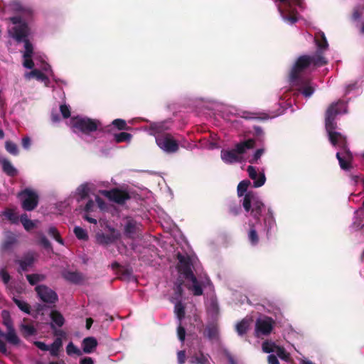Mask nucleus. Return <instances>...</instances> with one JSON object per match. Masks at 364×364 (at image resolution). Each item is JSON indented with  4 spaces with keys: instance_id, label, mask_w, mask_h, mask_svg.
Masks as SVG:
<instances>
[{
    "instance_id": "15",
    "label": "nucleus",
    "mask_w": 364,
    "mask_h": 364,
    "mask_svg": "<svg viewBox=\"0 0 364 364\" xmlns=\"http://www.w3.org/2000/svg\"><path fill=\"white\" fill-rule=\"evenodd\" d=\"M174 304V313L178 320V326L177 328L178 338L181 342H183L186 336L185 328L181 326V321L185 316V307L182 302L173 303Z\"/></svg>"
},
{
    "instance_id": "17",
    "label": "nucleus",
    "mask_w": 364,
    "mask_h": 364,
    "mask_svg": "<svg viewBox=\"0 0 364 364\" xmlns=\"http://www.w3.org/2000/svg\"><path fill=\"white\" fill-rule=\"evenodd\" d=\"M352 232H360L364 234V206L358 209L354 213L353 222L350 226Z\"/></svg>"
},
{
    "instance_id": "50",
    "label": "nucleus",
    "mask_w": 364,
    "mask_h": 364,
    "mask_svg": "<svg viewBox=\"0 0 364 364\" xmlns=\"http://www.w3.org/2000/svg\"><path fill=\"white\" fill-rule=\"evenodd\" d=\"M112 124L119 130L127 129V123L124 119H117L112 121Z\"/></svg>"
},
{
    "instance_id": "9",
    "label": "nucleus",
    "mask_w": 364,
    "mask_h": 364,
    "mask_svg": "<svg viewBox=\"0 0 364 364\" xmlns=\"http://www.w3.org/2000/svg\"><path fill=\"white\" fill-rule=\"evenodd\" d=\"M262 350L264 352L269 353L267 358L269 364H279L278 358L287 360L289 357V353L286 352L284 348L272 341H264L262 343Z\"/></svg>"
},
{
    "instance_id": "35",
    "label": "nucleus",
    "mask_w": 364,
    "mask_h": 364,
    "mask_svg": "<svg viewBox=\"0 0 364 364\" xmlns=\"http://www.w3.org/2000/svg\"><path fill=\"white\" fill-rule=\"evenodd\" d=\"M0 279L2 280L4 284L6 285V289L10 294H13L11 284H9L11 277L5 268H0Z\"/></svg>"
},
{
    "instance_id": "29",
    "label": "nucleus",
    "mask_w": 364,
    "mask_h": 364,
    "mask_svg": "<svg viewBox=\"0 0 364 364\" xmlns=\"http://www.w3.org/2000/svg\"><path fill=\"white\" fill-rule=\"evenodd\" d=\"M34 261V257L33 253H27L24 257L18 261L21 270L26 271L30 267Z\"/></svg>"
},
{
    "instance_id": "37",
    "label": "nucleus",
    "mask_w": 364,
    "mask_h": 364,
    "mask_svg": "<svg viewBox=\"0 0 364 364\" xmlns=\"http://www.w3.org/2000/svg\"><path fill=\"white\" fill-rule=\"evenodd\" d=\"M2 215L5 216L12 223L17 224L19 221L18 215L11 209H6Z\"/></svg>"
},
{
    "instance_id": "45",
    "label": "nucleus",
    "mask_w": 364,
    "mask_h": 364,
    "mask_svg": "<svg viewBox=\"0 0 364 364\" xmlns=\"http://www.w3.org/2000/svg\"><path fill=\"white\" fill-rule=\"evenodd\" d=\"M66 352L68 353V355H82V352L81 350L77 348L74 344L73 342H70L67 347H66Z\"/></svg>"
},
{
    "instance_id": "14",
    "label": "nucleus",
    "mask_w": 364,
    "mask_h": 364,
    "mask_svg": "<svg viewBox=\"0 0 364 364\" xmlns=\"http://www.w3.org/2000/svg\"><path fill=\"white\" fill-rule=\"evenodd\" d=\"M100 193L109 200L118 204H124L130 198L129 195L127 192L118 189H112L110 191L104 190L101 191Z\"/></svg>"
},
{
    "instance_id": "6",
    "label": "nucleus",
    "mask_w": 364,
    "mask_h": 364,
    "mask_svg": "<svg viewBox=\"0 0 364 364\" xmlns=\"http://www.w3.org/2000/svg\"><path fill=\"white\" fill-rule=\"evenodd\" d=\"M69 126L74 134L87 143L94 142L105 134V127L100 120L85 116L71 118Z\"/></svg>"
},
{
    "instance_id": "41",
    "label": "nucleus",
    "mask_w": 364,
    "mask_h": 364,
    "mask_svg": "<svg viewBox=\"0 0 364 364\" xmlns=\"http://www.w3.org/2000/svg\"><path fill=\"white\" fill-rule=\"evenodd\" d=\"M6 151L12 155H17L18 154V149L17 145L11 141H6L5 144Z\"/></svg>"
},
{
    "instance_id": "38",
    "label": "nucleus",
    "mask_w": 364,
    "mask_h": 364,
    "mask_svg": "<svg viewBox=\"0 0 364 364\" xmlns=\"http://www.w3.org/2000/svg\"><path fill=\"white\" fill-rule=\"evenodd\" d=\"M26 278L31 285H35L38 282H43L46 279V276L41 274H27Z\"/></svg>"
},
{
    "instance_id": "34",
    "label": "nucleus",
    "mask_w": 364,
    "mask_h": 364,
    "mask_svg": "<svg viewBox=\"0 0 364 364\" xmlns=\"http://www.w3.org/2000/svg\"><path fill=\"white\" fill-rule=\"evenodd\" d=\"M19 328L21 333L26 338L33 336L36 333V329L31 325L22 323Z\"/></svg>"
},
{
    "instance_id": "1",
    "label": "nucleus",
    "mask_w": 364,
    "mask_h": 364,
    "mask_svg": "<svg viewBox=\"0 0 364 364\" xmlns=\"http://www.w3.org/2000/svg\"><path fill=\"white\" fill-rule=\"evenodd\" d=\"M315 40L316 51L314 54L299 56L293 65L289 73V82L296 90L285 89L280 96L282 109L275 114L273 117L279 116L291 107L292 103L296 102V97L301 94L305 97H310L315 92V86L306 75L311 68L321 67L327 64L328 60L323 56L324 52L328 48V43L323 33L320 34Z\"/></svg>"
},
{
    "instance_id": "4",
    "label": "nucleus",
    "mask_w": 364,
    "mask_h": 364,
    "mask_svg": "<svg viewBox=\"0 0 364 364\" xmlns=\"http://www.w3.org/2000/svg\"><path fill=\"white\" fill-rule=\"evenodd\" d=\"M13 9L19 12L18 15H16L10 18V21L13 24L9 30V35L18 42H23L24 50L23 55V66L27 69H32L30 72L24 73V78L26 80H31L36 77L38 68H33L36 65L38 66L36 60V56L33 53V47L31 43L28 40L30 34V28L28 26V21L32 16V10L28 7H25L20 4H14Z\"/></svg>"
},
{
    "instance_id": "12",
    "label": "nucleus",
    "mask_w": 364,
    "mask_h": 364,
    "mask_svg": "<svg viewBox=\"0 0 364 364\" xmlns=\"http://www.w3.org/2000/svg\"><path fill=\"white\" fill-rule=\"evenodd\" d=\"M19 199L23 210L31 211L35 209L38 203L37 193L31 189L26 188L18 194Z\"/></svg>"
},
{
    "instance_id": "44",
    "label": "nucleus",
    "mask_w": 364,
    "mask_h": 364,
    "mask_svg": "<svg viewBox=\"0 0 364 364\" xmlns=\"http://www.w3.org/2000/svg\"><path fill=\"white\" fill-rule=\"evenodd\" d=\"M65 279L70 281L73 283H78L80 280V276L78 273L68 272L64 274Z\"/></svg>"
},
{
    "instance_id": "54",
    "label": "nucleus",
    "mask_w": 364,
    "mask_h": 364,
    "mask_svg": "<svg viewBox=\"0 0 364 364\" xmlns=\"http://www.w3.org/2000/svg\"><path fill=\"white\" fill-rule=\"evenodd\" d=\"M22 146L25 149H28L31 147V141L28 136H25L21 141Z\"/></svg>"
},
{
    "instance_id": "8",
    "label": "nucleus",
    "mask_w": 364,
    "mask_h": 364,
    "mask_svg": "<svg viewBox=\"0 0 364 364\" xmlns=\"http://www.w3.org/2000/svg\"><path fill=\"white\" fill-rule=\"evenodd\" d=\"M282 20L289 25L298 21V9H303L304 0H274Z\"/></svg>"
},
{
    "instance_id": "7",
    "label": "nucleus",
    "mask_w": 364,
    "mask_h": 364,
    "mask_svg": "<svg viewBox=\"0 0 364 364\" xmlns=\"http://www.w3.org/2000/svg\"><path fill=\"white\" fill-rule=\"evenodd\" d=\"M168 129L166 122H154L150 124L149 133L155 137L157 146L167 154L176 153L179 148L176 140L166 131Z\"/></svg>"
},
{
    "instance_id": "33",
    "label": "nucleus",
    "mask_w": 364,
    "mask_h": 364,
    "mask_svg": "<svg viewBox=\"0 0 364 364\" xmlns=\"http://www.w3.org/2000/svg\"><path fill=\"white\" fill-rule=\"evenodd\" d=\"M12 300L21 311L30 314L31 307L26 301L14 296L12 297Z\"/></svg>"
},
{
    "instance_id": "57",
    "label": "nucleus",
    "mask_w": 364,
    "mask_h": 364,
    "mask_svg": "<svg viewBox=\"0 0 364 364\" xmlns=\"http://www.w3.org/2000/svg\"><path fill=\"white\" fill-rule=\"evenodd\" d=\"M242 117L246 119H257L258 117L255 115L254 113L248 112H244L242 113Z\"/></svg>"
},
{
    "instance_id": "47",
    "label": "nucleus",
    "mask_w": 364,
    "mask_h": 364,
    "mask_svg": "<svg viewBox=\"0 0 364 364\" xmlns=\"http://www.w3.org/2000/svg\"><path fill=\"white\" fill-rule=\"evenodd\" d=\"M38 237V243L43 246L46 249H51V245L49 240L46 238V237L42 233L38 232L37 234Z\"/></svg>"
},
{
    "instance_id": "20",
    "label": "nucleus",
    "mask_w": 364,
    "mask_h": 364,
    "mask_svg": "<svg viewBox=\"0 0 364 364\" xmlns=\"http://www.w3.org/2000/svg\"><path fill=\"white\" fill-rule=\"evenodd\" d=\"M220 156L223 161L228 164H232L242 161L234 148L232 149H223Z\"/></svg>"
},
{
    "instance_id": "18",
    "label": "nucleus",
    "mask_w": 364,
    "mask_h": 364,
    "mask_svg": "<svg viewBox=\"0 0 364 364\" xmlns=\"http://www.w3.org/2000/svg\"><path fill=\"white\" fill-rule=\"evenodd\" d=\"M120 232L114 229H111L109 233H97L96 240L98 244L108 245L115 242L120 237Z\"/></svg>"
},
{
    "instance_id": "19",
    "label": "nucleus",
    "mask_w": 364,
    "mask_h": 364,
    "mask_svg": "<svg viewBox=\"0 0 364 364\" xmlns=\"http://www.w3.org/2000/svg\"><path fill=\"white\" fill-rule=\"evenodd\" d=\"M247 171L249 177L253 180V187L259 188L265 183L266 177L264 173H259L258 174L256 168L252 166L247 167Z\"/></svg>"
},
{
    "instance_id": "3",
    "label": "nucleus",
    "mask_w": 364,
    "mask_h": 364,
    "mask_svg": "<svg viewBox=\"0 0 364 364\" xmlns=\"http://www.w3.org/2000/svg\"><path fill=\"white\" fill-rule=\"evenodd\" d=\"M347 113V103L344 100L333 102L327 109L325 117V127L331 144L339 151L336 153L341 168L349 173V176L355 184L358 182L360 176L350 173L353 169V155L350 151L346 137L337 129L336 117L338 114Z\"/></svg>"
},
{
    "instance_id": "22",
    "label": "nucleus",
    "mask_w": 364,
    "mask_h": 364,
    "mask_svg": "<svg viewBox=\"0 0 364 364\" xmlns=\"http://www.w3.org/2000/svg\"><path fill=\"white\" fill-rule=\"evenodd\" d=\"M17 242L16 235L11 232H6L4 235V240L1 245L3 251L9 252L13 250Z\"/></svg>"
},
{
    "instance_id": "31",
    "label": "nucleus",
    "mask_w": 364,
    "mask_h": 364,
    "mask_svg": "<svg viewBox=\"0 0 364 364\" xmlns=\"http://www.w3.org/2000/svg\"><path fill=\"white\" fill-rule=\"evenodd\" d=\"M63 346V341L61 338H56L53 343L49 346L48 351L53 357H58L59 351Z\"/></svg>"
},
{
    "instance_id": "58",
    "label": "nucleus",
    "mask_w": 364,
    "mask_h": 364,
    "mask_svg": "<svg viewBox=\"0 0 364 364\" xmlns=\"http://www.w3.org/2000/svg\"><path fill=\"white\" fill-rule=\"evenodd\" d=\"M209 311H213V313H217L218 311V306L215 301H212L210 306H209Z\"/></svg>"
},
{
    "instance_id": "52",
    "label": "nucleus",
    "mask_w": 364,
    "mask_h": 364,
    "mask_svg": "<svg viewBox=\"0 0 364 364\" xmlns=\"http://www.w3.org/2000/svg\"><path fill=\"white\" fill-rule=\"evenodd\" d=\"M95 208V203L92 200H89L85 206V213H89L93 211Z\"/></svg>"
},
{
    "instance_id": "25",
    "label": "nucleus",
    "mask_w": 364,
    "mask_h": 364,
    "mask_svg": "<svg viewBox=\"0 0 364 364\" xmlns=\"http://www.w3.org/2000/svg\"><path fill=\"white\" fill-rule=\"evenodd\" d=\"M97 341L94 337H87L82 342V348L85 353H92L97 346Z\"/></svg>"
},
{
    "instance_id": "42",
    "label": "nucleus",
    "mask_w": 364,
    "mask_h": 364,
    "mask_svg": "<svg viewBox=\"0 0 364 364\" xmlns=\"http://www.w3.org/2000/svg\"><path fill=\"white\" fill-rule=\"evenodd\" d=\"M36 79L38 81L43 82L46 87H50V80L48 78V76L46 73L41 72L39 69L38 70V73H37Z\"/></svg>"
},
{
    "instance_id": "53",
    "label": "nucleus",
    "mask_w": 364,
    "mask_h": 364,
    "mask_svg": "<svg viewBox=\"0 0 364 364\" xmlns=\"http://www.w3.org/2000/svg\"><path fill=\"white\" fill-rule=\"evenodd\" d=\"M34 345L43 351H48L49 346L41 341H34Z\"/></svg>"
},
{
    "instance_id": "62",
    "label": "nucleus",
    "mask_w": 364,
    "mask_h": 364,
    "mask_svg": "<svg viewBox=\"0 0 364 364\" xmlns=\"http://www.w3.org/2000/svg\"><path fill=\"white\" fill-rule=\"evenodd\" d=\"M0 351L4 354L7 353L6 345L4 341H2L1 340H0Z\"/></svg>"
},
{
    "instance_id": "61",
    "label": "nucleus",
    "mask_w": 364,
    "mask_h": 364,
    "mask_svg": "<svg viewBox=\"0 0 364 364\" xmlns=\"http://www.w3.org/2000/svg\"><path fill=\"white\" fill-rule=\"evenodd\" d=\"M255 134L257 136H260L263 135V130L260 127L255 126L254 127Z\"/></svg>"
},
{
    "instance_id": "16",
    "label": "nucleus",
    "mask_w": 364,
    "mask_h": 364,
    "mask_svg": "<svg viewBox=\"0 0 364 364\" xmlns=\"http://www.w3.org/2000/svg\"><path fill=\"white\" fill-rule=\"evenodd\" d=\"M141 228V223L132 218H127L124 222V233L129 238H134L140 232Z\"/></svg>"
},
{
    "instance_id": "10",
    "label": "nucleus",
    "mask_w": 364,
    "mask_h": 364,
    "mask_svg": "<svg viewBox=\"0 0 364 364\" xmlns=\"http://www.w3.org/2000/svg\"><path fill=\"white\" fill-rule=\"evenodd\" d=\"M275 325V321L267 316L259 315L255 323V336L257 338H262L269 336Z\"/></svg>"
},
{
    "instance_id": "27",
    "label": "nucleus",
    "mask_w": 364,
    "mask_h": 364,
    "mask_svg": "<svg viewBox=\"0 0 364 364\" xmlns=\"http://www.w3.org/2000/svg\"><path fill=\"white\" fill-rule=\"evenodd\" d=\"M50 318H51V323L50 326L51 328L54 329L55 326L61 327L65 322L64 317L63 315L57 311H52L50 312Z\"/></svg>"
},
{
    "instance_id": "51",
    "label": "nucleus",
    "mask_w": 364,
    "mask_h": 364,
    "mask_svg": "<svg viewBox=\"0 0 364 364\" xmlns=\"http://www.w3.org/2000/svg\"><path fill=\"white\" fill-rule=\"evenodd\" d=\"M60 111L61 112L62 116L63 118H68L70 116V107L68 106L65 104L61 105L60 106Z\"/></svg>"
},
{
    "instance_id": "2",
    "label": "nucleus",
    "mask_w": 364,
    "mask_h": 364,
    "mask_svg": "<svg viewBox=\"0 0 364 364\" xmlns=\"http://www.w3.org/2000/svg\"><path fill=\"white\" fill-rule=\"evenodd\" d=\"M251 185L249 180L240 181L237 186V193L245 210L250 213L251 219L248 223L247 232L250 245L255 247L259 244V236L266 235L269 237L271 231L276 227L274 211L271 207L266 208L257 193L248 191Z\"/></svg>"
},
{
    "instance_id": "64",
    "label": "nucleus",
    "mask_w": 364,
    "mask_h": 364,
    "mask_svg": "<svg viewBox=\"0 0 364 364\" xmlns=\"http://www.w3.org/2000/svg\"><path fill=\"white\" fill-rule=\"evenodd\" d=\"M51 120L53 123H57L60 121V117L58 115V114H55L54 112H52L51 114Z\"/></svg>"
},
{
    "instance_id": "56",
    "label": "nucleus",
    "mask_w": 364,
    "mask_h": 364,
    "mask_svg": "<svg viewBox=\"0 0 364 364\" xmlns=\"http://www.w3.org/2000/svg\"><path fill=\"white\" fill-rule=\"evenodd\" d=\"M240 210H241V208H240V205H232L230 207V212L234 215H238L240 213Z\"/></svg>"
},
{
    "instance_id": "36",
    "label": "nucleus",
    "mask_w": 364,
    "mask_h": 364,
    "mask_svg": "<svg viewBox=\"0 0 364 364\" xmlns=\"http://www.w3.org/2000/svg\"><path fill=\"white\" fill-rule=\"evenodd\" d=\"M20 221L22 223L23 228L29 231L33 229L36 224L35 222L30 220L26 214H22L20 217Z\"/></svg>"
},
{
    "instance_id": "5",
    "label": "nucleus",
    "mask_w": 364,
    "mask_h": 364,
    "mask_svg": "<svg viewBox=\"0 0 364 364\" xmlns=\"http://www.w3.org/2000/svg\"><path fill=\"white\" fill-rule=\"evenodd\" d=\"M178 260V272L183 275L186 281V287L194 296H200L203 293V288L211 284L210 280L205 274H200L196 277L193 272L195 269L198 259L194 255L178 252L177 255Z\"/></svg>"
},
{
    "instance_id": "26",
    "label": "nucleus",
    "mask_w": 364,
    "mask_h": 364,
    "mask_svg": "<svg viewBox=\"0 0 364 364\" xmlns=\"http://www.w3.org/2000/svg\"><path fill=\"white\" fill-rule=\"evenodd\" d=\"M90 191V188L89 183H82L76 188L74 193L75 197L77 201H80L88 196Z\"/></svg>"
},
{
    "instance_id": "40",
    "label": "nucleus",
    "mask_w": 364,
    "mask_h": 364,
    "mask_svg": "<svg viewBox=\"0 0 364 364\" xmlns=\"http://www.w3.org/2000/svg\"><path fill=\"white\" fill-rule=\"evenodd\" d=\"M114 140L117 143L123 142V141H129L132 135L127 132H120L114 134Z\"/></svg>"
},
{
    "instance_id": "23",
    "label": "nucleus",
    "mask_w": 364,
    "mask_h": 364,
    "mask_svg": "<svg viewBox=\"0 0 364 364\" xmlns=\"http://www.w3.org/2000/svg\"><path fill=\"white\" fill-rule=\"evenodd\" d=\"M253 323L252 316H246L235 326V329L240 336L245 335Z\"/></svg>"
},
{
    "instance_id": "39",
    "label": "nucleus",
    "mask_w": 364,
    "mask_h": 364,
    "mask_svg": "<svg viewBox=\"0 0 364 364\" xmlns=\"http://www.w3.org/2000/svg\"><path fill=\"white\" fill-rule=\"evenodd\" d=\"M73 231H74V233H75L76 237L78 240H87L88 235H87V232L86 230H85L79 226H75L74 228Z\"/></svg>"
},
{
    "instance_id": "24",
    "label": "nucleus",
    "mask_w": 364,
    "mask_h": 364,
    "mask_svg": "<svg viewBox=\"0 0 364 364\" xmlns=\"http://www.w3.org/2000/svg\"><path fill=\"white\" fill-rule=\"evenodd\" d=\"M364 16V0H361L358 3L353 9L351 15L352 21L355 23V26H358V23Z\"/></svg>"
},
{
    "instance_id": "55",
    "label": "nucleus",
    "mask_w": 364,
    "mask_h": 364,
    "mask_svg": "<svg viewBox=\"0 0 364 364\" xmlns=\"http://www.w3.org/2000/svg\"><path fill=\"white\" fill-rule=\"evenodd\" d=\"M186 358V353L184 350H180L178 352V364H184Z\"/></svg>"
},
{
    "instance_id": "60",
    "label": "nucleus",
    "mask_w": 364,
    "mask_h": 364,
    "mask_svg": "<svg viewBox=\"0 0 364 364\" xmlns=\"http://www.w3.org/2000/svg\"><path fill=\"white\" fill-rule=\"evenodd\" d=\"M83 218L90 223L97 224V220L90 217L88 213H85Z\"/></svg>"
},
{
    "instance_id": "59",
    "label": "nucleus",
    "mask_w": 364,
    "mask_h": 364,
    "mask_svg": "<svg viewBox=\"0 0 364 364\" xmlns=\"http://www.w3.org/2000/svg\"><path fill=\"white\" fill-rule=\"evenodd\" d=\"M80 364H94V360L90 357H85L81 359Z\"/></svg>"
},
{
    "instance_id": "28",
    "label": "nucleus",
    "mask_w": 364,
    "mask_h": 364,
    "mask_svg": "<svg viewBox=\"0 0 364 364\" xmlns=\"http://www.w3.org/2000/svg\"><path fill=\"white\" fill-rule=\"evenodd\" d=\"M183 284L181 282H176L173 288V294L171 296V303L182 302L183 298Z\"/></svg>"
},
{
    "instance_id": "21",
    "label": "nucleus",
    "mask_w": 364,
    "mask_h": 364,
    "mask_svg": "<svg viewBox=\"0 0 364 364\" xmlns=\"http://www.w3.org/2000/svg\"><path fill=\"white\" fill-rule=\"evenodd\" d=\"M255 144V141L252 139H249L247 140H245L242 141H240L239 143H237L235 145V151L237 152V154H239L240 158L241 160L242 159V156L244 154H245L248 150L252 149L254 148Z\"/></svg>"
},
{
    "instance_id": "30",
    "label": "nucleus",
    "mask_w": 364,
    "mask_h": 364,
    "mask_svg": "<svg viewBox=\"0 0 364 364\" xmlns=\"http://www.w3.org/2000/svg\"><path fill=\"white\" fill-rule=\"evenodd\" d=\"M3 171L9 176H14L17 173V170L12 164L6 159L1 160Z\"/></svg>"
},
{
    "instance_id": "48",
    "label": "nucleus",
    "mask_w": 364,
    "mask_h": 364,
    "mask_svg": "<svg viewBox=\"0 0 364 364\" xmlns=\"http://www.w3.org/2000/svg\"><path fill=\"white\" fill-rule=\"evenodd\" d=\"M40 70L44 73H46L48 76L53 75V70L51 69L50 65L47 63L43 59L41 60V65L39 66Z\"/></svg>"
},
{
    "instance_id": "13",
    "label": "nucleus",
    "mask_w": 364,
    "mask_h": 364,
    "mask_svg": "<svg viewBox=\"0 0 364 364\" xmlns=\"http://www.w3.org/2000/svg\"><path fill=\"white\" fill-rule=\"evenodd\" d=\"M35 290L39 299L45 303L54 304L58 301L56 292L46 285H38Z\"/></svg>"
},
{
    "instance_id": "49",
    "label": "nucleus",
    "mask_w": 364,
    "mask_h": 364,
    "mask_svg": "<svg viewBox=\"0 0 364 364\" xmlns=\"http://www.w3.org/2000/svg\"><path fill=\"white\" fill-rule=\"evenodd\" d=\"M205 335L210 339H215L218 336V330L214 326H208L205 330Z\"/></svg>"
},
{
    "instance_id": "46",
    "label": "nucleus",
    "mask_w": 364,
    "mask_h": 364,
    "mask_svg": "<svg viewBox=\"0 0 364 364\" xmlns=\"http://www.w3.org/2000/svg\"><path fill=\"white\" fill-rule=\"evenodd\" d=\"M264 149L261 148L257 149L251 158L249 159L248 161L250 164H257L258 160L261 158V156L264 153Z\"/></svg>"
},
{
    "instance_id": "63",
    "label": "nucleus",
    "mask_w": 364,
    "mask_h": 364,
    "mask_svg": "<svg viewBox=\"0 0 364 364\" xmlns=\"http://www.w3.org/2000/svg\"><path fill=\"white\" fill-rule=\"evenodd\" d=\"M356 87V84H350L346 86L345 93L349 94L350 91Z\"/></svg>"
},
{
    "instance_id": "32",
    "label": "nucleus",
    "mask_w": 364,
    "mask_h": 364,
    "mask_svg": "<svg viewBox=\"0 0 364 364\" xmlns=\"http://www.w3.org/2000/svg\"><path fill=\"white\" fill-rule=\"evenodd\" d=\"M209 358L208 354L199 352L191 358V362L195 364H208Z\"/></svg>"
},
{
    "instance_id": "11",
    "label": "nucleus",
    "mask_w": 364,
    "mask_h": 364,
    "mask_svg": "<svg viewBox=\"0 0 364 364\" xmlns=\"http://www.w3.org/2000/svg\"><path fill=\"white\" fill-rule=\"evenodd\" d=\"M1 318L3 324L6 328V333H5V339L12 345H18L20 339L18 337L13 325V321L9 311L3 310L1 311Z\"/></svg>"
},
{
    "instance_id": "43",
    "label": "nucleus",
    "mask_w": 364,
    "mask_h": 364,
    "mask_svg": "<svg viewBox=\"0 0 364 364\" xmlns=\"http://www.w3.org/2000/svg\"><path fill=\"white\" fill-rule=\"evenodd\" d=\"M48 232L50 236H51L54 240H55L60 245H63V240L60 238L59 232H58L57 229L51 226L48 228Z\"/></svg>"
}]
</instances>
